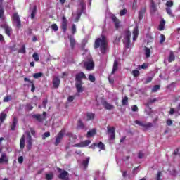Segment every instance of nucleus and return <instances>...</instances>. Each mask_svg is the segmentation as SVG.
Masks as SVG:
<instances>
[{"mask_svg":"<svg viewBox=\"0 0 180 180\" xmlns=\"http://www.w3.org/2000/svg\"><path fill=\"white\" fill-rule=\"evenodd\" d=\"M47 113L46 112H44L42 115H34L33 117H34V119H37V120H38V122H43V120H46V116Z\"/></svg>","mask_w":180,"mask_h":180,"instance_id":"obj_11","label":"nucleus"},{"mask_svg":"<svg viewBox=\"0 0 180 180\" xmlns=\"http://www.w3.org/2000/svg\"><path fill=\"white\" fill-rule=\"evenodd\" d=\"M164 41H165V36L164 34H161L160 43L162 44Z\"/></svg>","mask_w":180,"mask_h":180,"instance_id":"obj_51","label":"nucleus"},{"mask_svg":"<svg viewBox=\"0 0 180 180\" xmlns=\"http://www.w3.org/2000/svg\"><path fill=\"white\" fill-rule=\"evenodd\" d=\"M46 137H50V132H45L43 135H42V139L43 140L46 139Z\"/></svg>","mask_w":180,"mask_h":180,"instance_id":"obj_53","label":"nucleus"},{"mask_svg":"<svg viewBox=\"0 0 180 180\" xmlns=\"http://www.w3.org/2000/svg\"><path fill=\"white\" fill-rule=\"evenodd\" d=\"M107 130H108V133L110 134L111 140H115V131H116V129H115V127H108Z\"/></svg>","mask_w":180,"mask_h":180,"instance_id":"obj_12","label":"nucleus"},{"mask_svg":"<svg viewBox=\"0 0 180 180\" xmlns=\"http://www.w3.org/2000/svg\"><path fill=\"white\" fill-rule=\"evenodd\" d=\"M131 36V32L129 30H126L124 34H122L123 39V43L125 45V47L127 49H129L130 47V37Z\"/></svg>","mask_w":180,"mask_h":180,"instance_id":"obj_3","label":"nucleus"},{"mask_svg":"<svg viewBox=\"0 0 180 180\" xmlns=\"http://www.w3.org/2000/svg\"><path fill=\"white\" fill-rule=\"evenodd\" d=\"M68 28V20H67V18L65 16L62 17V20L60 22V29L63 30V33L67 32V29Z\"/></svg>","mask_w":180,"mask_h":180,"instance_id":"obj_5","label":"nucleus"},{"mask_svg":"<svg viewBox=\"0 0 180 180\" xmlns=\"http://www.w3.org/2000/svg\"><path fill=\"white\" fill-rule=\"evenodd\" d=\"M9 160L8 159V156L6 153H2L0 157V164H8Z\"/></svg>","mask_w":180,"mask_h":180,"instance_id":"obj_15","label":"nucleus"},{"mask_svg":"<svg viewBox=\"0 0 180 180\" xmlns=\"http://www.w3.org/2000/svg\"><path fill=\"white\" fill-rule=\"evenodd\" d=\"M128 102H129V98L127 96L124 97L122 100V103L124 105H127Z\"/></svg>","mask_w":180,"mask_h":180,"instance_id":"obj_37","label":"nucleus"},{"mask_svg":"<svg viewBox=\"0 0 180 180\" xmlns=\"http://www.w3.org/2000/svg\"><path fill=\"white\" fill-rule=\"evenodd\" d=\"M64 134H65V129H62L57 135L55 146H58L60 143H61V140L64 137Z\"/></svg>","mask_w":180,"mask_h":180,"instance_id":"obj_6","label":"nucleus"},{"mask_svg":"<svg viewBox=\"0 0 180 180\" xmlns=\"http://www.w3.org/2000/svg\"><path fill=\"white\" fill-rule=\"evenodd\" d=\"M54 176V174H53V172L49 173L46 174V178L47 180H51L53 179Z\"/></svg>","mask_w":180,"mask_h":180,"instance_id":"obj_36","label":"nucleus"},{"mask_svg":"<svg viewBox=\"0 0 180 180\" xmlns=\"http://www.w3.org/2000/svg\"><path fill=\"white\" fill-rule=\"evenodd\" d=\"M0 19H4V8L0 6Z\"/></svg>","mask_w":180,"mask_h":180,"instance_id":"obj_52","label":"nucleus"},{"mask_svg":"<svg viewBox=\"0 0 180 180\" xmlns=\"http://www.w3.org/2000/svg\"><path fill=\"white\" fill-rule=\"evenodd\" d=\"M97 147H98L100 150H105V144L102 142L98 143Z\"/></svg>","mask_w":180,"mask_h":180,"instance_id":"obj_43","label":"nucleus"},{"mask_svg":"<svg viewBox=\"0 0 180 180\" xmlns=\"http://www.w3.org/2000/svg\"><path fill=\"white\" fill-rule=\"evenodd\" d=\"M148 65L144 63L143 65H141V66H139V68H141L142 70H146V68H147Z\"/></svg>","mask_w":180,"mask_h":180,"instance_id":"obj_62","label":"nucleus"},{"mask_svg":"<svg viewBox=\"0 0 180 180\" xmlns=\"http://www.w3.org/2000/svg\"><path fill=\"white\" fill-rule=\"evenodd\" d=\"M160 88V85L154 86V87L152 89V92H157V91H159Z\"/></svg>","mask_w":180,"mask_h":180,"instance_id":"obj_46","label":"nucleus"},{"mask_svg":"<svg viewBox=\"0 0 180 180\" xmlns=\"http://www.w3.org/2000/svg\"><path fill=\"white\" fill-rule=\"evenodd\" d=\"M175 60V55H174V52L170 51L169 57H168V61L169 63H172V61Z\"/></svg>","mask_w":180,"mask_h":180,"instance_id":"obj_24","label":"nucleus"},{"mask_svg":"<svg viewBox=\"0 0 180 180\" xmlns=\"http://www.w3.org/2000/svg\"><path fill=\"white\" fill-rule=\"evenodd\" d=\"M28 86H31V91L34 92L36 87L34 86L33 82H30V84L28 85Z\"/></svg>","mask_w":180,"mask_h":180,"instance_id":"obj_44","label":"nucleus"},{"mask_svg":"<svg viewBox=\"0 0 180 180\" xmlns=\"http://www.w3.org/2000/svg\"><path fill=\"white\" fill-rule=\"evenodd\" d=\"M16 124H18V120L16 119V117H14L12 124L11 126V130H15V129H16Z\"/></svg>","mask_w":180,"mask_h":180,"instance_id":"obj_27","label":"nucleus"},{"mask_svg":"<svg viewBox=\"0 0 180 180\" xmlns=\"http://www.w3.org/2000/svg\"><path fill=\"white\" fill-rule=\"evenodd\" d=\"M94 47L96 49L100 47L101 53L105 54L108 51V39L104 35H101L95 41Z\"/></svg>","mask_w":180,"mask_h":180,"instance_id":"obj_1","label":"nucleus"},{"mask_svg":"<svg viewBox=\"0 0 180 180\" xmlns=\"http://www.w3.org/2000/svg\"><path fill=\"white\" fill-rule=\"evenodd\" d=\"M132 112H138L139 111V108L137 105H133L131 107Z\"/></svg>","mask_w":180,"mask_h":180,"instance_id":"obj_56","label":"nucleus"},{"mask_svg":"<svg viewBox=\"0 0 180 180\" xmlns=\"http://www.w3.org/2000/svg\"><path fill=\"white\" fill-rule=\"evenodd\" d=\"M95 134H96V129H93L91 130H90L86 135V137L89 138V137H94V136H95Z\"/></svg>","mask_w":180,"mask_h":180,"instance_id":"obj_23","label":"nucleus"},{"mask_svg":"<svg viewBox=\"0 0 180 180\" xmlns=\"http://www.w3.org/2000/svg\"><path fill=\"white\" fill-rule=\"evenodd\" d=\"M103 106H104V108L105 109H107V110H112V109H115V105H113L108 102H104L103 103Z\"/></svg>","mask_w":180,"mask_h":180,"instance_id":"obj_19","label":"nucleus"},{"mask_svg":"<svg viewBox=\"0 0 180 180\" xmlns=\"http://www.w3.org/2000/svg\"><path fill=\"white\" fill-rule=\"evenodd\" d=\"M166 6H167V8H172V6H174V2L172 1H167Z\"/></svg>","mask_w":180,"mask_h":180,"instance_id":"obj_41","label":"nucleus"},{"mask_svg":"<svg viewBox=\"0 0 180 180\" xmlns=\"http://www.w3.org/2000/svg\"><path fill=\"white\" fill-rule=\"evenodd\" d=\"M144 53L146 58H150V57H151V49H150V48L145 47Z\"/></svg>","mask_w":180,"mask_h":180,"instance_id":"obj_21","label":"nucleus"},{"mask_svg":"<svg viewBox=\"0 0 180 180\" xmlns=\"http://www.w3.org/2000/svg\"><path fill=\"white\" fill-rule=\"evenodd\" d=\"M112 20L115 22V25L116 29H119L120 26V22H119V20L116 18L115 16L112 17Z\"/></svg>","mask_w":180,"mask_h":180,"instance_id":"obj_25","label":"nucleus"},{"mask_svg":"<svg viewBox=\"0 0 180 180\" xmlns=\"http://www.w3.org/2000/svg\"><path fill=\"white\" fill-rule=\"evenodd\" d=\"M58 176L60 179L68 180V172L63 170Z\"/></svg>","mask_w":180,"mask_h":180,"instance_id":"obj_16","label":"nucleus"},{"mask_svg":"<svg viewBox=\"0 0 180 180\" xmlns=\"http://www.w3.org/2000/svg\"><path fill=\"white\" fill-rule=\"evenodd\" d=\"M66 136H68L69 137V140H70V144H71V143H76L77 142V136L72 134V133L71 132H68L66 134Z\"/></svg>","mask_w":180,"mask_h":180,"instance_id":"obj_14","label":"nucleus"},{"mask_svg":"<svg viewBox=\"0 0 180 180\" xmlns=\"http://www.w3.org/2000/svg\"><path fill=\"white\" fill-rule=\"evenodd\" d=\"M166 12L170 18H174V14L172 13V10H171V8L169 7L166 8Z\"/></svg>","mask_w":180,"mask_h":180,"instance_id":"obj_32","label":"nucleus"},{"mask_svg":"<svg viewBox=\"0 0 180 180\" xmlns=\"http://www.w3.org/2000/svg\"><path fill=\"white\" fill-rule=\"evenodd\" d=\"M136 124H138L139 126H141L142 127H144L145 129H150V127H153V123L151 122H143L141 121L136 120L135 121Z\"/></svg>","mask_w":180,"mask_h":180,"instance_id":"obj_9","label":"nucleus"},{"mask_svg":"<svg viewBox=\"0 0 180 180\" xmlns=\"http://www.w3.org/2000/svg\"><path fill=\"white\" fill-rule=\"evenodd\" d=\"M75 98V96H70L68 98V102H72V101H74Z\"/></svg>","mask_w":180,"mask_h":180,"instance_id":"obj_58","label":"nucleus"},{"mask_svg":"<svg viewBox=\"0 0 180 180\" xmlns=\"http://www.w3.org/2000/svg\"><path fill=\"white\" fill-rule=\"evenodd\" d=\"M83 78H86L85 74L84 72H80L76 75V89L77 92L80 94L81 92H84V88H82V79Z\"/></svg>","mask_w":180,"mask_h":180,"instance_id":"obj_2","label":"nucleus"},{"mask_svg":"<svg viewBox=\"0 0 180 180\" xmlns=\"http://www.w3.org/2000/svg\"><path fill=\"white\" fill-rule=\"evenodd\" d=\"M132 8L133 9H136L137 8V0H134Z\"/></svg>","mask_w":180,"mask_h":180,"instance_id":"obj_59","label":"nucleus"},{"mask_svg":"<svg viewBox=\"0 0 180 180\" xmlns=\"http://www.w3.org/2000/svg\"><path fill=\"white\" fill-rule=\"evenodd\" d=\"M157 101H158L157 98H149L148 99L147 103H145V106H146V108H150V106H151L153 103H155Z\"/></svg>","mask_w":180,"mask_h":180,"instance_id":"obj_18","label":"nucleus"},{"mask_svg":"<svg viewBox=\"0 0 180 180\" xmlns=\"http://www.w3.org/2000/svg\"><path fill=\"white\" fill-rule=\"evenodd\" d=\"M18 53H20V54H25L26 53V48L25 47V45L21 47V49L18 51Z\"/></svg>","mask_w":180,"mask_h":180,"instance_id":"obj_42","label":"nucleus"},{"mask_svg":"<svg viewBox=\"0 0 180 180\" xmlns=\"http://www.w3.org/2000/svg\"><path fill=\"white\" fill-rule=\"evenodd\" d=\"M20 148L23 150L25 148V135H22L20 141Z\"/></svg>","mask_w":180,"mask_h":180,"instance_id":"obj_22","label":"nucleus"},{"mask_svg":"<svg viewBox=\"0 0 180 180\" xmlns=\"http://www.w3.org/2000/svg\"><path fill=\"white\" fill-rule=\"evenodd\" d=\"M86 117H87V120H92V119L95 117V114L92 112H88L86 114Z\"/></svg>","mask_w":180,"mask_h":180,"instance_id":"obj_33","label":"nucleus"},{"mask_svg":"<svg viewBox=\"0 0 180 180\" xmlns=\"http://www.w3.org/2000/svg\"><path fill=\"white\" fill-rule=\"evenodd\" d=\"M133 41H136L139 37V27L136 26L133 30Z\"/></svg>","mask_w":180,"mask_h":180,"instance_id":"obj_17","label":"nucleus"},{"mask_svg":"<svg viewBox=\"0 0 180 180\" xmlns=\"http://www.w3.org/2000/svg\"><path fill=\"white\" fill-rule=\"evenodd\" d=\"M89 160H90L89 157H87L86 158V160H83V162H82V165L85 169H86V167H88V165L89 164Z\"/></svg>","mask_w":180,"mask_h":180,"instance_id":"obj_30","label":"nucleus"},{"mask_svg":"<svg viewBox=\"0 0 180 180\" xmlns=\"http://www.w3.org/2000/svg\"><path fill=\"white\" fill-rule=\"evenodd\" d=\"M27 110H32L33 109V106L31 104H27L26 105Z\"/></svg>","mask_w":180,"mask_h":180,"instance_id":"obj_57","label":"nucleus"},{"mask_svg":"<svg viewBox=\"0 0 180 180\" xmlns=\"http://www.w3.org/2000/svg\"><path fill=\"white\" fill-rule=\"evenodd\" d=\"M9 101H12V96H7L4 99V102H9Z\"/></svg>","mask_w":180,"mask_h":180,"instance_id":"obj_50","label":"nucleus"},{"mask_svg":"<svg viewBox=\"0 0 180 180\" xmlns=\"http://www.w3.org/2000/svg\"><path fill=\"white\" fill-rule=\"evenodd\" d=\"M144 13H146V9H141L139 11V18L140 20H141V19H143V15H144Z\"/></svg>","mask_w":180,"mask_h":180,"instance_id":"obj_34","label":"nucleus"},{"mask_svg":"<svg viewBox=\"0 0 180 180\" xmlns=\"http://www.w3.org/2000/svg\"><path fill=\"white\" fill-rule=\"evenodd\" d=\"M150 11L151 12H155V11H157V6H155V4H154L153 1H152L150 4Z\"/></svg>","mask_w":180,"mask_h":180,"instance_id":"obj_35","label":"nucleus"},{"mask_svg":"<svg viewBox=\"0 0 180 180\" xmlns=\"http://www.w3.org/2000/svg\"><path fill=\"white\" fill-rule=\"evenodd\" d=\"M60 78L58 77H54L53 79V84L55 88L60 86Z\"/></svg>","mask_w":180,"mask_h":180,"instance_id":"obj_20","label":"nucleus"},{"mask_svg":"<svg viewBox=\"0 0 180 180\" xmlns=\"http://www.w3.org/2000/svg\"><path fill=\"white\" fill-rule=\"evenodd\" d=\"M77 128L84 129V123H82V121H81V120H78Z\"/></svg>","mask_w":180,"mask_h":180,"instance_id":"obj_39","label":"nucleus"},{"mask_svg":"<svg viewBox=\"0 0 180 180\" xmlns=\"http://www.w3.org/2000/svg\"><path fill=\"white\" fill-rule=\"evenodd\" d=\"M89 79L91 81V82H95V76L89 75Z\"/></svg>","mask_w":180,"mask_h":180,"instance_id":"obj_54","label":"nucleus"},{"mask_svg":"<svg viewBox=\"0 0 180 180\" xmlns=\"http://www.w3.org/2000/svg\"><path fill=\"white\" fill-rule=\"evenodd\" d=\"M89 144H91V141L86 140L81 142L80 143H76V144L72 145V147H79V148L86 147L87 146H89Z\"/></svg>","mask_w":180,"mask_h":180,"instance_id":"obj_10","label":"nucleus"},{"mask_svg":"<svg viewBox=\"0 0 180 180\" xmlns=\"http://www.w3.org/2000/svg\"><path fill=\"white\" fill-rule=\"evenodd\" d=\"M36 11H37V7L34 6L33 9L31 11L30 18L31 19H34V16H36Z\"/></svg>","mask_w":180,"mask_h":180,"instance_id":"obj_28","label":"nucleus"},{"mask_svg":"<svg viewBox=\"0 0 180 180\" xmlns=\"http://www.w3.org/2000/svg\"><path fill=\"white\" fill-rule=\"evenodd\" d=\"M126 13H127V10L126 8H124L123 10H121V11L120 13V15L124 16V15H126Z\"/></svg>","mask_w":180,"mask_h":180,"instance_id":"obj_47","label":"nucleus"},{"mask_svg":"<svg viewBox=\"0 0 180 180\" xmlns=\"http://www.w3.org/2000/svg\"><path fill=\"white\" fill-rule=\"evenodd\" d=\"M169 173L171 174V175H172L173 176H176V170L175 169V168H174L173 167H170L169 169Z\"/></svg>","mask_w":180,"mask_h":180,"instance_id":"obj_31","label":"nucleus"},{"mask_svg":"<svg viewBox=\"0 0 180 180\" xmlns=\"http://www.w3.org/2000/svg\"><path fill=\"white\" fill-rule=\"evenodd\" d=\"M18 162L19 164H23V156H20L18 158Z\"/></svg>","mask_w":180,"mask_h":180,"instance_id":"obj_61","label":"nucleus"},{"mask_svg":"<svg viewBox=\"0 0 180 180\" xmlns=\"http://www.w3.org/2000/svg\"><path fill=\"white\" fill-rule=\"evenodd\" d=\"M118 65H119V63H117V60H115L111 74H114L115 72H116V71H117Z\"/></svg>","mask_w":180,"mask_h":180,"instance_id":"obj_29","label":"nucleus"},{"mask_svg":"<svg viewBox=\"0 0 180 180\" xmlns=\"http://www.w3.org/2000/svg\"><path fill=\"white\" fill-rule=\"evenodd\" d=\"M82 13V12L77 13V16L76 20H75V22H77V20H79V18H81Z\"/></svg>","mask_w":180,"mask_h":180,"instance_id":"obj_60","label":"nucleus"},{"mask_svg":"<svg viewBox=\"0 0 180 180\" xmlns=\"http://www.w3.org/2000/svg\"><path fill=\"white\" fill-rule=\"evenodd\" d=\"M84 67L86 68V70H88L89 71H92V70H94L95 64L94 63V60H92V58H91V56H89L88 61L84 62Z\"/></svg>","mask_w":180,"mask_h":180,"instance_id":"obj_4","label":"nucleus"},{"mask_svg":"<svg viewBox=\"0 0 180 180\" xmlns=\"http://www.w3.org/2000/svg\"><path fill=\"white\" fill-rule=\"evenodd\" d=\"M2 27L4 29V30L6 32V34H7V36L11 37V34L12 33V28H11V27H9V25H8V24H4L2 25Z\"/></svg>","mask_w":180,"mask_h":180,"instance_id":"obj_13","label":"nucleus"},{"mask_svg":"<svg viewBox=\"0 0 180 180\" xmlns=\"http://www.w3.org/2000/svg\"><path fill=\"white\" fill-rule=\"evenodd\" d=\"M13 23L17 26V27H20L21 22H20V18L19 17V14L18 13H14L13 14Z\"/></svg>","mask_w":180,"mask_h":180,"instance_id":"obj_8","label":"nucleus"},{"mask_svg":"<svg viewBox=\"0 0 180 180\" xmlns=\"http://www.w3.org/2000/svg\"><path fill=\"white\" fill-rule=\"evenodd\" d=\"M51 27H52L53 30H54L55 32H57V30H58V27L57 26L56 24H53L51 25Z\"/></svg>","mask_w":180,"mask_h":180,"instance_id":"obj_55","label":"nucleus"},{"mask_svg":"<svg viewBox=\"0 0 180 180\" xmlns=\"http://www.w3.org/2000/svg\"><path fill=\"white\" fill-rule=\"evenodd\" d=\"M144 157V153H143V152H139L138 154V158L141 159Z\"/></svg>","mask_w":180,"mask_h":180,"instance_id":"obj_63","label":"nucleus"},{"mask_svg":"<svg viewBox=\"0 0 180 180\" xmlns=\"http://www.w3.org/2000/svg\"><path fill=\"white\" fill-rule=\"evenodd\" d=\"M165 27V20L162 19V20L160 21V23L159 25V30H164Z\"/></svg>","mask_w":180,"mask_h":180,"instance_id":"obj_26","label":"nucleus"},{"mask_svg":"<svg viewBox=\"0 0 180 180\" xmlns=\"http://www.w3.org/2000/svg\"><path fill=\"white\" fill-rule=\"evenodd\" d=\"M32 57H33L34 61H39V54H37V53H34L32 55Z\"/></svg>","mask_w":180,"mask_h":180,"instance_id":"obj_49","label":"nucleus"},{"mask_svg":"<svg viewBox=\"0 0 180 180\" xmlns=\"http://www.w3.org/2000/svg\"><path fill=\"white\" fill-rule=\"evenodd\" d=\"M77 32V26L75 24L72 25V34H75V33Z\"/></svg>","mask_w":180,"mask_h":180,"instance_id":"obj_48","label":"nucleus"},{"mask_svg":"<svg viewBox=\"0 0 180 180\" xmlns=\"http://www.w3.org/2000/svg\"><path fill=\"white\" fill-rule=\"evenodd\" d=\"M167 126H172V120H167Z\"/></svg>","mask_w":180,"mask_h":180,"instance_id":"obj_64","label":"nucleus"},{"mask_svg":"<svg viewBox=\"0 0 180 180\" xmlns=\"http://www.w3.org/2000/svg\"><path fill=\"white\" fill-rule=\"evenodd\" d=\"M26 136L27 149L32 150V146H33V139H32V135H30V132H27Z\"/></svg>","mask_w":180,"mask_h":180,"instance_id":"obj_7","label":"nucleus"},{"mask_svg":"<svg viewBox=\"0 0 180 180\" xmlns=\"http://www.w3.org/2000/svg\"><path fill=\"white\" fill-rule=\"evenodd\" d=\"M132 75H134V77H139L140 75V72L139 70H134L132 71Z\"/></svg>","mask_w":180,"mask_h":180,"instance_id":"obj_45","label":"nucleus"},{"mask_svg":"<svg viewBox=\"0 0 180 180\" xmlns=\"http://www.w3.org/2000/svg\"><path fill=\"white\" fill-rule=\"evenodd\" d=\"M41 77H43V73L39 72V73H35L33 75V77L37 79V78H41Z\"/></svg>","mask_w":180,"mask_h":180,"instance_id":"obj_38","label":"nucleus"},{"mask_svg":"<svg viewBox=\"0 0 180 180\" xmlns=\"http://www.w3.org/2000/svg\"><path fill=\"white\" fill-rule=\"evenodd\" d=\"M70 46L72 49H74L75 46V39L72 37H70Z\"/></svg>","mask_w":180,"mask_h":180,"instance_id":"obj_40","label":"nucleus"}]
</instances>
